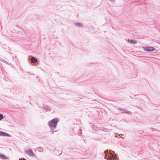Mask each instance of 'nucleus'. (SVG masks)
<instances>
[{
  "label": "nucleus",
  "instance_id": "obj_1",
  "mask_svg": "<svg viewBox=\"0 0 160 160\" xmlns=\"http://www.w3.org/2000/svg\"><path fill=\"white\" fill-rule=\"evenodd\" d=\"M59 119L57 118H54L48 122V125L51 130L56 128Z\"/></svg>",
  "mask_w": 160,
  "mask_h": 160
},
{
  "label": "nucleus",
  "instance_id": "obj_2",
  "mask_svg": "<svg viewBox=\"0 0 160 160\" xmlns=\"http://www.w3.org/2000/svg\"><path fill=\"white\" fill-rule=\"evenodd\" d=\"M142 48L145 51L148 52H151L155 50L154 48L152 47H143Z\"/></svg>",
  "mask_w": 160,
  "mask_h": 160
},
{
  "label": "nucleus",
  "instance_id": "obj_3",
  "mask_svg": "<svg viewBox=\"0 0 160 160\" xmlns=\"http://www.w3.org/2000/svg\"><path fill=\"white\" fill-rule=\"evenodd\" d=\"M112 150H109V154L111 155L112 157L109 158H107V160H113L114 158L116 156V154H115L114 151H112V152L113 154H115V156L114 155V154H112Z\"/></svg>",
  "mask_w": 160,
  "mask_h": 160
},
{
  "label": "nucleus",
  "instance_id": "obj_4",
  "mask_svg": "<svg viewBox=\"0 0 160 160\" xmlns=\"http://www.w3.org/2000/svg\"><path fill=\"white\" fill-rule=\"evenodd\" d=\"M25 152L26 153L28 154V155L31 157H33L35 155V154L31 149H29L28 150L26 151H25Z\"/></svg>",
  "mask_w": 160,
  "mask_h": 160
},
{
  "label": "nucleus",
  "instance_id": "obj_5",
  "mask_svg": "<svg viewBox=\"0 0 160 160\" xmlns=\"http://www.w3.org/2000/svg\"><path fill=\"white\" fill-rule=\"evenodd\" d=\"M42 108L44 109L46 112L48 111H50L51 110V108L50 107L46 105H43V106L42 107Z\"/></svg>",
  "mask_w": 160,
  "mask_h": 160
},
{
  "label": "nucleus",
  "instance_id": "obj_6",
  "mask_svg": "<svg viewBox=\"0 0 160 160\" xmlns=\"http://www.w3.org/2000/svg\"><path fill=\"white\" fill-rule=\"evenodd\" d=\"M0 136H7L9 137L11 136V135L8 133L1 131H0Z\"/></svg>",
  "mask_w": 160,
  "mask_h": 160
},
{
  "label": "nucleus",
  "instance_id": "obj_7",
  "mask_svg": "<svg viewBox=\"0 0 160 160\" xmlns=\"http://www.w3.org/2000/svg\"><path fill=\"white\" fill-rule=\"evenodd\" d=\"M28 60H30L33 63L36 62H37V59L33 57H32V58H29Z\"/></svg>",
  "mask_w": 160,
  "mask_h": 160
},
{
  "label": "nucleus",
  "instance_id": "obj_8",
  "mask_svg": "<svg viewBox=\"0 0 160 160\" xmlns=\"http://www.w3.org/2000/svg\"><path fill=\"white\" fill-rule=\"evenodd\" d=\"M74 24L77 26H79L80 27H83V25L82 23L79 22H76L74 23Z\"/></svg>",
  "mask_w": 160,
  "mask_h": 160
},
{
  "label": "nucleus",
  "instance_id": "obj_9",
  "mask_svg": "<svg viewBox=\"0 0 160 160\" xmlns=\"http://www.w3.org/2000/svg\"><path fill=\"white\" fill-rule=\"evenodd\" d=\"M0 158L4 160L5 159H6L7 158V157L4 155L0 154Z\"/></svg>",
  "mask_w": 160,
  "mask_h": 160
},
{
  "label": "nucleus",
  "instance_id": "obj_10",
  "mask_svg": "<svg viewBox=\"0 0 160 160\" xmlns=\"http://www.w3.org/2000/svg\"><path fill=\"white\" fill-rule=\"evenodd\" d=\"M37 151L39 152H41L43 151V149L41 147H38L37 148Z\"/></svg>",
  "mask_w": 160,
  "mask_h": 160
},
{
  "label": "nucleus",
  "instance_id": "obj_11",
  "mask_svg": "<svg viewBox=\"0 0 160 160\" xmlns=\"http://www.w3.org/2000/svg\"><path fill=\"white\" fill-rule=\"evenodd\" d=\"M124 112L128 114H131L132 113V112L130 111L127 110L126 109Z\"/></svg>",
  "mask_w": 160,
  "mask_h": 160
},
{
  "label": "nucleus",
  "instance_id": "obj_12",
  "mask_svg": "<svg viewBox=\"0 0 160 160\" xmlns=\"http://www.w3.org/2000/svg\"><path fill=\"white\" fill-rule=\"evenodd\" d=\"M104 153L105 154V157L106 156H107V154H108L109 153V152L108 150H106L104 151Z\"/></svg>",
  "mask_w": 160,
  "mask_h": 160
},
{
  "label": "nucleus",
  "instance_id": "obj_13",
  "mask_svg": "<svg viewBox=\"0 0 160 160\" xmlns=\"http://www.w3.org/2000/svg\"><path fill=\"white\" fill-rule=\"evenodd\" d=\"M118 110H121V111H123L122 112V113H123V112H124L125 110L124 108H118Z\"/></svg>",
  "mask_w": 160,
  "mask_h": 160
},
{
  "label": "nucleus",
  "instance_id": "obj_14",
  "mask_svg": "<svg viewBox=\"0 0 160 160\" xmlns=\"http://www.w3.org/2000/svg\"><path fill=\"white\" fill-rule=\"evenodd\" d=\"M2 61L6 63L7 64L9 65V64L8 63V62L6 61L5 60L2 59Z\"/></svg>",
  "mask_w": 160,
  "mask_h": 160
},
{
  "label": "nucleus",
  "instance_id": "obj_15",
  "mask_svg": "<svg viewBox=\"0 0 160 160\" xmlns=\"http://www.w3.org/2000/svg\"><path fill=\"white\" fill-rule=\"evenodd\" d=\"M130 42L131 43L135 44L136 42V41L134 40H131L130 41Z\"/></svg>",
  "mask_w": 160,
  "mask_h": 160
},
{
  "label": "nucleus",
  "instance_id": "obj_16",
  "mask_svg": "<svg viewBox=\"0 0 160 160\" xmlns=\"http://www.w3.org/2000/svg\"><path fill=\"white\" fill-rule=\"evenodd\" d=\"M3 118V115L2 114L0 113V120H1Z\"/></svg>",
  "mask_w": 160,
  "mask_h": 160
},
{
  "label": "nucleus",
  "instance_id": "obj_17",
  "mask_svg": "<svg viewBox=\"0 0 160 160\" xmlns=\"http://www.w3.org/2000/svg\"><path fill=\"white\" fill-rule=\"evenodd\" d=\"M19 160H27L26 159H25L24 158L23 159H19Z\"/></svg>",
  "mask_w": 160,
  "mask_h": 160
},
{
  "label": "nucleus",
  "instance_id": "obj_18",
  "mask_svg": "<svg viewBox=\"0 0 160 160\" xmlns=\"http://www.w3.org/2000/svg\"><path fill=\"white\" fill-rule=\"evenodd\" d=\"M112 2H114V0H110Z\"/></svg>",
  "mask_w": 160,
  "mask_h": 160
},
{
  "label": "nucleus",
  "instance_id": "obj_19",
  "mask_svg": "<svg viewBox=\"0 0 160 160\" xmlns=\"http://www.w3.org/2000/svg\"><path fill=\"white\" fill-rule=\"evenodd\" d=\"M52 132V134H53V132Z\"/></svg>",
  "mask_w": 160,
  "mask_h": 160
},
{
  "label": "nucleus",
  "instance_id": "obj_20",
  "mask_svg": "<svg viewBox=\"0 0 160 160\" xmlns=\"http://www.w3.org/2000/svg\"><path fill=\"white\" fill-rule=\"evenodd\" d=\"M61 153H60V154H59V155H61Z\"/></svg>",
  "mask_w": 160,
  "mask_h": 160
}]
</instances>
